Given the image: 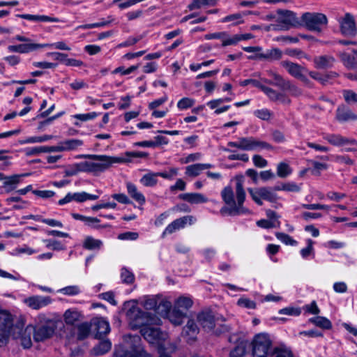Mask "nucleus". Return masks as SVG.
<instances>
[{
  "label": "nucleus",
  "mask_w": 357,
  "mask_h": 357,
  "mask_svg": "<svg viewBox=\"0 0 357 357\" xmlns=\"http://www.w3.org/2000/svg\"><path fill=\"white\" fill-rule=\"evenodd\" d=\"M102 245L100 240L95 239L91 236H87L84 243L83 247L87 250H99Z\"/></svg>",
  "instance_id": "nucleus-35"
},
{
  "label": "nucleus",
  "mask_w": 357,
  "mask_h": 357,
  "mask_svg": "<svg viewBox=\"0 0 357 357\" xmlns=\"http://www.w3.org/2000/svg\"><path fill=\"white\" fill-rule=\"evenodd\" d=\"M225 321H218L216 322V326L214 328V329L212 331L213 333H215L217 335H220L221 334L228 333L231 330V327L229 325L226 324L224 323Z\"/></svg>",
  "instance_id": "nucleus-47"
},
{
  "label": "nucleus",
  "mask_w": 357,
  "mask_h": 357,
  "mask_svg": "<svg viewBox=\"0 0 357 357\" xmlns=\"http://www.w3.org/2000/svg\"><path fill=\"white\" fill-rule=\"evenodd\" d=\"M56 325L52 321L34 328L33 339L36 342H43L50 338L55 332Z\"/></svg>",
  "instance_id": "nucleus-10"
},
{
  "label": "nucleus",
  "mask_w": 357,
  "mask_h": 357,
  "mask_svg": "<svg viewBox=\"0 0 357 357\" xmlns=\"http://www.w3.org/2000/svg\"><path fill=\"white\" fill-rule=\"evenodd\" d=\"M121 277L122 281L127 284H131L134 282L135 277L132 273L129 271L127 268H123L121 269Z\"/></svg>",
  "instance_id": "nucleus-52"
},
{
  "label": "nucleus",
  "mask_w": 357,
  "mask_h": 357,
  "mask_svg": "<svg viewBox=\"0 0 357 357\" xmlns=\"http://www.w3.org/2000/svg\"><path fill=\"white\" fill-rule=\"evenodd\" d=\"M272 354H275V357H293V354L290 351L279 347L274 348Z\"/></svg>",
  "instance_id": "nucleus-63"
},
{
  "label": "nucleus",
  "mask_w": 357,
  "mask_h": 357,
  "mask_svg": "<svg viewBox=\"0 0 357 357\" xmlns=\"http://www.w3.org/2000/svg\"><path fill=\"white\" fill-rule=\"evenodd\" d=\"M197 319L199 324L206 331H212L216 326V322L225 321V319L220 314L215 315L212 311L206 310L200 312Z\"/></svg>",
  "instance_id": "nucleus-7"
},
{
  "label": "nucleus",
  "mask_w": 357,
  "mask_h": 357,
  "mask_svg": "<svg viewBox=\"0 0 357 357\" xmlns=\"http://www.w3.org/2000/svg\"><path fill=\"white\" fill-rule=\"evenodd\" d=\"M310 163L312 164V165L314 167L312 172L314 175H319L320 170L326 169L328 167V165L326 164L321 163V162L315 161V160H311Z\"/></svg>",
  "instance_id": "nucleus-60"
},
{
  "label": "nucleus",
  "mask_w": 357,
  "mask_h": 357,
  "mask_svg": "<svg viewBox=\"0 0 357 357\" xmlns=\"http://www.w3.org/2000/svg\"><path fill=\"white\" fill-rule=\"evenodd\" d=\"M34 327L29 325L24 330L20 325H14L10 329L9 336L14 339H20L22 346L24 349H29L32 346L31 335L33 334Z\"/></svg>",
  "instance_id": "nucleus-6"
},
{
  "label": "nucleus",
  "mask_w": 357,
  "mask_h": 357,
  "mask_svg": "<svg viewBox=\"0 0 357 357\" xmlns=\"http://www.w3.org/2000/svg\"><path fill=\"white\" fill-rule=\"evenodd\" d=\"M309 321L322 329H331L332 324L329 319L324 317H316L309 319Z\"/></svg>",
  "instance_id": "nucleus-29"
},
{
  "label": "nucleus",
  "mask_w": 357,
  "mask_h": 357,
  "mask_svg": "<svg viewBox=\"0 0 357 357\" xmlns=\"http://www.w3.org/2000/svg\"><path fill=\"white\" fill-rule=\"evenodd\" d=\"M291 29V25L286 24H271V25L264 27L266 31H280V30H289Z\"/></svg>",
  "instance_id": "nucleus-56"
},
{
  "label": "nucleus",
  "mask_w": 357,
  "mask_h": 357,
  "mask_svg": "<svg viewBox=\"0 0 357 357\" xmlns=\"http://www.w3.org/2000/svg\"><path fill=\"white\" fill-rule=\"evenodd\" d=\"M178 198L190 204L205 203L207 198L200 193H183L178 195Z\"/></svg>",
  "instance_id": "nucleus-20"
},
{
  "label": "nucleus",
  "mask_w": 357,
  "mask_h": 357,
  "mask_svg": "<svg viewBox=\"0 0 357 357\" xmlns=\"http://www.w3.org/2000/svg\"><path fill=\"white\" fill-rule=\"evenodd\" d=\"M255 115L261 120L268 121L271 118L272 114L268 109H262L256 110L255 112Z\"/></svg>",
  "instance_id": "nucleus-61"
},
{
  "label": "nucleus",
  "mask_w": 357,
  "mask_h": 357,
  "mask_svg": "<svg viewBox=\"0 0 357 357\" xmlns=\"http://www.w3.org/2000/svg\"><path fill=\"white\" fill-rule=\"evenodd\" d=\"M78 158H87L93 160L96 174L109 169L113 163H123L130 162V159L123 157H113L105 155L85 154Z\"/></svg>",
  "instance_id": "nucleus-4"
},
{
  "label": "nucleus",
  "mask_w": 357,
  "mask_h": 357,
  "mask_svg": "<svg viewBox=\"0 0 357 357\" xmlns=\"http://www.w3.org/2000/svg\"><path fill=\"white\" fill-rule=\"evenodd\" d=\"M343 96L348 104L357 103V93L352 90H344Z\"/></svg>",
  "instance_id": "nucleus-51"
},
{
  "label": "nucleus",
  "mask_w": 357,
  "mask_h": 357,
  "mask_svg": "<svg viewBox=\"0 0 357 357\" xmlns=\"http://www.w3.org/2000/svg\"><path fill=\"white\" fill-rule=\"evenodd\" d=\"M126 188L128 195L139 204H144L146 202L144 196L138 190L137 186L130 183H126Z\"/></svg>",
  "instance_id": "nucleus-21"
},
{
  "label": "nucleus",
  "mask_w": 357,
  "mask_h": 357,
  "mask_svg": "<svg viewBox=\"0 0 357 357\" xmlns=\"http://www.w3.org/2000/svg\"><path fill=\"white\" fill-rule=\"evenodd\" d=\"M192 303L193 302L190 298L180 297L176 301L173 308L183 310L186 312V311L192 307Z\"/></svg>",
  "instance_id": "nucleus-31"
},
{
  "label": "nucleus",
  "mask_w": 357,
  "mask_h": 357,
  "mask_svg": "<svg viewBox=\"0 0 357 357\" xmlns=\"http://www.w3.org/2000/svg\"><path fill=\"white\" fill-rule=\"evenodd\" d=\"M199 333V328L192 319H189L186 325L183 328L182 335L183 337H188V342H194L196 339V335Z\"/></svg>",
  "instance_id": "nucleus-17"
},
{
  "label": "nucleus",
  "mask_w": 357,
  "mask_h": 357,
  "mask_svg": "<svg viewBox=\"0 0 357 357\" xmlns=\"http://www.w3.org/2000/svg\"><path fill=\"white\" fill-rule=\"evenodd\" d=\"M325 139L334 146H342L347 144H356V141L355 139H349L340 135H328L325 137Z\"/></svg>",
  "instance_id": "nucleus-23"
},
{
  "label": "nucleus",
  "mask_w": 357,
  "mask_h": 357,
  "mask_svg": "<svg viewBox=\"0 0 357 357\" xmlns=\"http://www.w3.org/2000/svg\"><path fill=\"white\" fill-rule=\"evenodd\" d=\"M267 73L273 79H264V82L277 86L282 91L285 89L289 80L284 79L280 75L273 70H268Z\"/></svg>",
  "instance_id": "nucleus-15"
},
{
  "label": "nucleus",
  "mask_w": 357,
  "mask_h": 357,
  "mask_svg": "<svg viewBox=\"0 0 357 357\" xmlns=\"http://www.w3.org/2000/svg\"><path fill=\"white\" fill-rule=\"evenodd\" d=\"M28 175L29 174H13L6 176L3 174L0 173V181L4 180L3 187L6 189V192L8 193L16 188L17 185L20 182L21 178Z\"/></svg>",
  "instance_id": "nucleus-13"
},
{
  "label": "nucleus",
  "mask_w": 357,
  "mask_h": 357,
  "mask_svg": "<svg viewBox=\"0 0 357 357\" xmlns=\"http://www.w3.org/2000/svg\"><path fill=\"white\" fill-rule=\"evenodd\" d=\"M239 37L238 34L234 35L232 36H229L227 34V36H225L223 38V43H222V46L225 47L227 45H234L237 44L239 42Z\"/></svg>",
  "instance_id": "nucleus-58"
},
{
  "label": "nucleus",
  "mask_w": 357,
  "mask_h": 357,
  "mask_svg": "<svg viewBox=\"0 0 357 357\" xmlns=\"http://www.w3.org/2000/svg\"><path fill=\"white\" fill-rule=\"evenodd\" d=\"M143 305L146 310H154L156 312L158 301L155 298H148L144 301Z\"/></svg>",
  "instance_id": "nucleus-59"
},
{
  "label": "nucleus",
  "mask_w": 357,
  "mask_h": 357,
  "mask_svg": "<svg viewBox=\"0 0 357 357\" xmlns=\"http://www.w3.org/2000/svg\"><path fill=\"white\" fill-rule=\"evenodd\" d=\"M140 183L146 187L155 186L158 183L157 174L153 172H148L141 178Z\"/></svg>",
  "instance_id": "nucleus-32"
},
{
  "label": "nucleus",
  "mask_w": 357,
  "mask_h": 357,
  "mask_svg": "<svg viewBox=\"0 0 357 357\" xmlns=\"http://www.w3.org/2000/svg\"><path fill=\"white\" fill-rule=\"evenodd\" d=\"M261 90L268 97L271 101H278V98L281 96V93L278 92L275 89L264 85Z\"/></svg>",
  "instance_id": "nucleus-45"
},
{
  "label": "nucleus",
  "mask_w": 357,
  "mask_h": 357,
  "mask_svg": "<svg viewBox=\"0 0 357 357\" xmlns=\"http://www.w3.org/2000/svg\"><path fill=\"white\" fill-rule=\"evenodd\" d=\"M17 17L29 20V21H52L56 22L59 20L54 17L46 16V15H18Z\"/></svg>",
  "instance_id": "nucleus-34"
},
{
  "label": "nucleus",
  "mask_w": 357,
  "mask_h": 357,
  "mask_svg": "<svg viewBox=\"0 0 357 357\" xmlns=\"http://www.w3.org/2000/svg\"><path fill=\"white\" fill-rule=\"evenodd\" d=\"M26 303L33 310H39L52 303V298L50 296H32L24 299Z\"/></svg>",
  "instance_id": "nucleus-12"
},
{
  "label": "nucleus",
  "mask_w": 357,
  "mask_h": 357,
  "mask_svg": "<svg viewBox=\"0 0 357 357\" xmlns=\"http://www.w3.org/2000/svg\"><path fill=\"white\" fill-rule=\"evenodd\" d=\"M82 318V314L76 309H68L63 314V319L67 325H74Z\"/></svg>",
  "instance_id": "nucleus-22"
},
{
  "label": "nucleus",
  "mask_w": 357,
  "mask_h": 357,
  "mask_svg": "<svg viewBox=\"0 0 357 357\" xmlns=\"http://www.w3.org/2000/svg\"><path fill=\"white\" fill-rule=\"evenodd\" d=\"M195 104V100L189 98H183L178 103L177 107L180 109H185L192 107Z\"/></svg>",
  "instance_id": "nucleus-55"
},
{
  "label": "nucleus",
  "mask_w": 357,
  "mask_h": 357,
  "mask_svg": "<svg viewBox=\"0 0 357 357\" xmlns=\"http://www.w3.org/2000/svg\"><path fill=\"white\" fill-rule=\"evenodd\" d=\"M340 58L344 65L347 68L351 70L357 69V62L353 56L347 53H342L340 54Z\"/></svg>",
  "instance_id": "nucleus-37"
},
{
  "label": "nucleus",
  "mask_w": 357,
  "mask_h": 357,
  "mask_svg": "<svg viewBox=\"0 0 357 357\" xmlns=\"http://www.w3.org/2000/svg\"><path fill=\"white\" fill-rule=\"evenodd\" d=\"M126 316L132 327L139 328L144 326L142 329V335L147 340L153 341L160 338L161 332L160 329L149 326L160 324V319L155 314L143 312L138 307L132 306L127 311Z\"/></svg>",
  "instance_id": "nucleus-1"
},
{
  "label": "nucleus",
  "mask_w": 357,
  "mask_h": 357,
  "mask_svg": "<svg viewBox=\"0 0 357 357\" xmlns=\"http://www.w3.org/2000/svg\"><path fill=\"white\" fill-rule=\"evenodd\" d=\"M216 0H193L190 4L188 5L190 10L199 9L206 6H214L216 4Z\"/></svg>",
  "instance_id": "nucleus-38"
},
{
  "label": "nucleus",
  "mask_w": 357,
  "mask_h": 357,
  "mask_svg": "<svg viewBox=\"0 0 357 357\" xmlns=\"http://www.w3.org/2000/svg\"><path fill=\"white\" fill-rule=\"evenodd\" d=\"M63 151H72L83 144V141L80 139H68L61 142Z\"/></svg>",
  "instance_id": "nucleus-36"
},
{
  "label": "nucleus",
  "mask_w": 357,
  "mask_h": 357,
  "mask_svg": "<svg viewBox=\"0 0 357 357\" xmlns=\"http://www.w3.org/2000/svg\"><path fill=\"white\" fill-rule=\"evenodd\" d=\"M186 317V312L183 310H173L169 313V321L175 326H179L183 323V319Z\"/></svg>",
  "instance_id": "nucleus-24"
},
{
  "label": "nucleus",
  "mask_w": 357,
  "mask_h": 357,
  "mask_svg": "<svg viewBox=\"0 0 357 357\" xmlns=\"http://www.w3.org/2000/svg\"><path fill=\"white\" fill-rule=\"evenodd\" d=\"M96 337L98 339H102L105 335L108 334L110 331V327L109 323L104 320L100 319L96 323Z\"/></svg>",
  "instance_id": "nucleus-25"
},
{
  "label": "nucleus",
  "mask_w": 357,
  "mask_h": 357,
  "mask_svg": "<svg viewBox=\"0 0 357 357\" xmlns=\"http://www.w3.org/2000/svg\"><path fill=\"white\" fill-rule=\"evenodd\" d=\"M20 53H27L38 48L47 47V44L24 43L20 44Z\"/></svg>",
  "instance_id": "nucleus-43"
},
{
  "label": "nucleus",
  "mask_w": 357,
  "mask_h": 357,
  "mask_svg": "<svg viewBox=\"0 0 357 357\" xmlns=\"http://www.w3.org/2000/svg\"><path fill=\"white\" fill-rule=\"evenodd\" d=\"M248 192L255 203L259 206L263 205L261 199L270 202H275L278 199L277 195L270 188L267 187L256 189L249 188Z\"/></svg>",
  "instance_id": "nucleus-8"
},
{
  "label": "nucleus",
  "mask_w": 357,
  "mask_h": 357,
  "mask_svg": "<svg viewBox=\"0 0 357 357\" xmlns=\"http://www.w3.org/2000/svg\"><path fill=\"white\" fill-rule=\"evenodd\" d=\"M78 170L83 172L96 174L93 161H84L78 163Z\"/></svg>",
  "instance_id": "nucleus-46"
},
{
  "label": "nucleus",
  "mask_w": 357,
  "mask_h": 357,
  "mask_svg": "<svg viewBox=\"0 0 357 357\" xmlns=\"http://www.w3.org/2000/svg\"><path fill=\"white\" fill-rule=\"evenodd\" d=\"M282 52L278 48L268 50L264 53V59L268 61H278L282 58Z\"/></svg>",
  "instance_id": "nucleus-39"
},
{
  "label": "nucleus",
  "mask_w": 357,
  "mask_h": 357,
  "mask_svg": "<svg viewBox=\"0 0 357 357\" xmlns=\"http://www.w3.org/2000/svg\"><path fill=\"white\" fill-rule=\"evenodd\" d=\"M277 14L279 16V22H296V13L288 10H278Z\"/></svg>",
  "instance_id": "nucleus-26"
},
{
  "label": "nucleus",
  "mask_w": 357,
  "mask_h": 357,
  "mask_svg": "<svg viewBox=\"0 0 357 357\" xmlns=\"http://www.w3.org/2000/svg\"><path fill=\"white\" fill-rule=\"evenodd\" d=\"M221 196L227 205H237L234 198L233 190L230 186H227L222 190Z\"/></svg>",
  "instance_id": "nucleus-33"
},
{
  "label": "nucleus",
  "mask_w": 357,
  "mask_h": 357,
  "mask_svg": "<svg viewBox=\"0 0 357 357\" xmlns=\"http://www.w3.org/2000/svg\"><path fill=\"white\" fill-rule=\"evenodd\" d=\"M245 347L238 344L230 351L229 357H243L245 354Z\"/></svg>",
  "instance_id": "nucleus-64"
},
{
  "label": "nucleus",
  "mask_w": 357,
  "mask_h": 357,
  "mask_svg": "<svg viewBox=\"0 0 357 357\" xmlns=\"http://www.w3.org/2000/svg\"><path fill=\"white\" fill-rule=\"evenodd\" d=\"M288 25H291V28H300L304 27L307 30L315 32V33H321L324 29V24H287Z\"/></svg>",
  "instance_id": "nucleus-30"
},
{
  "label": "nucleus",
  "mask_w": 357,
  "mask_h": 357,
  "mask_svg": "<svg viewBox=\"0 0 357 357\" xmlns=\"http://www.w3.org/2000/svg\"><path fill=\"white\" fill-rule=\"evenodd\" d=\"M192 219V216H184L175 220L166 227L163 232V235L166 234H172L175 231L183 228L188 221L190 224H191Z\"/></svg>",
  "instance_id": "nucleus-14"
},
{
  "label": "nucleus",
  "mask_w": 357,
  "mask_h": 357,
  "mask_svg": "<svg viewBox=\"0 0 357 357\" xmlns=\"http://www.w3.org/2000/svg\"><path fill=\"white\" fill-rule=\"evenodd\" d=\"M336 118L340 121H347L349 120H357V115L350 109L339 107L337 109Z\"/></svg>",
  "instance_id": "nucleus-27"
},
{
  "label": "nucleus",
  "mask_w": 357,
  "mask_h": 357,
  "mask_svg": "<svg viewBox=\"0 0 357 357\" xmlns=\"http://www.w3.org/2000/svg\"><path fill=\"white\" fill-rule=\"evenodd\" d=\"M281 65L287 72L295 78L298 79L303 74L306 69L301 65L289 61H283Z\"/></svg>",
  "instance_id": "nucleus-16"
},
{
  "label": "nucleus",
  "mask_w": 357,
  "mask_h": 357,
  "mask_svg": "<svg viewBox=\"0 0 357 357\" xmlns=\"http://www.w3.org/2000/svg\"><path fill=\"white\" fill-rule=\"evenodd\" d=\"M284 91H288L294 96H299L302 94L301 90L290 81H289Z\"/></svg>",
  "instance_id": "nucleus-62"
},
{
  "label": "nucleus",
  "mask_w": 357,
  "mask_h": 357,
  "mask_svg": "<svg viewBox=\"0 0 357 357\" xmlns=\"http://www.w3.org/2000/svg\"><path fill=\"white\" fill-rule=\"evenodd\" d=\"M172 307L171 303L167 301H160L156 308V313L165 316L169 314Z\"/></svg>",
  "instance_id": "nucleus-42"
},
{
  "label": "nucleus",
  "mask_w": 357,
  "mask_h": 357,
  "mask_svg": "<svg viewBox=\"0 0 357 357\" xmlns=\"http://www.w3.org/2000/svg\"><path fill=\"white\" fill-rule=\"evenodd\" d=\"M99 198V195H91L85 192L68 193L66 197L59 201V205L69 203L72 201L77 202H84L86 200H96Z\"/></svg>",
  "instance_id": "nucleus-11"
},
{
  "label": "nucleus",
  "mask_w": 357,
  "mask_h": 357,
  "mask_svg": "<svg viewBox=\"0 0 357 357\" xmlns=\"http://www.w3.org/2000/svg\"><path fill=\"white\" fill-rule=\"evenodd\" d=\"M141 338L138 335L130 336L124 344L114 347V357H149L140 344Z\"/></svg>",
  "instance_id": "nucleus-2"
},
{
  "label": "nucleus",
  "mask_w": 357,
  "mask_h": 357,
  "mask_svg": "<svg viewBox=\"0 0 357 357\" xmlns=\"http://www.w3.org/2000/svg\"><path fill=\"white\" fill-rule=\"evenodd\" d=\"M201 172L200 163H197L186 167L185 174L189 176L195 177L199 176Z\"/></svg>",
  "instance_id": "nucleus-49"
},
{
  "label": "nucleus",
  "mask_w": 357,
  "mask_h": 357,
  "mask_svg": "<svg viewBox=\"0 0 357 357\" xmlns=\"http://www.w3.org/2000/svg\"><path fill=\"white\" fill-rule=\"evenodd\" d=\"M313 61L316 68L326 69L331 68L333 66L335 59L332 56L321 55L314 57Z\"/></svg>",
  "instance_id": "nucleus-18"
},
{
  "label": "nucleus",
  "mask_w": 357,
  "mask_h": 357,
  "mask_svg": "<svg viewBox=\"0 0 357 357\" xmlns=\"http://www.w3.org/2000/svg\"><path fill=\"white\" fill-rule=\"evenodd\" d=\"M292 172L289 165L284 162H280L277 166V175L280 178H286Z\"/></svg>",
  "instance_id": "nucleus-41"
},
{
  "label": "nucleus",
  "mask_w": 357,
  "mask_h": 357,
  "mask_svg": "<svg viewBox=\"0 0 357 357\" xmlns=\"http://www.w3.org/2000/svg\"><path fill=\"white\" fill-rule=\"evenodd\" d=\"M236 179V197L237 205H230L231 207L223 206L220 211V213L222 215H238L240 214L249 213V211L243 206L245 199V192L243 186V176H237Z\"/></svg>",
  "instance_id": "nucleus-3"
},
{
  "label": "nucleus",
  "mask_w": 357,
  "mask_h": 357,
  "mask_svg": "<svg viewBox=\"0 0 357 357\" xmlns=\"http://www.w3.org/2000/svg\"><path fill=\"white\" fill-rule=\"evenodd\" d=\"M253 150L252 151H259L261 149H267V150H273V146L268 144L266 142L260 141L256 138L254 139L253 142Z\"/></svg>",
  "instance_id": "nucleus-48"
},
{
  "label": "nucleus",
  "mask_w": 357,
  "mask_h": 357,
  "mask_svg": "<svg viewBox=\"0 0 357 357\" xmlns=\"http://www.w3.org/2000/svg\"><path fill=\"white\" fill-rule=\"evenodd\" d=\"M254 137H241L240 140L242 145V150L244 151H252L253 150V142Z\"/></svg>",
  "instance_id": "nucleus-54"
},
{
  "label": "nucleus",
  "mask_w": 357,
  "mask_h": 357,
  "mask_svg": "<svg viewBox=\"0 0 357 357\" xmlns=\"http://www.w3.org/2000/svg\"><path fill=\"white\" fill-rule=\"evenodd\" d=\"M340 29L342 34L347 36H353L357 31L356 24H341Z\"/></svg>",
  "instance_id": "nucleus-44"
},
{
  "label": "nucleus",
  "mask_w": 357,
  "mask_h": 357,
  "mask_svg": "<svg viewBox=\"0 0 357 357\" xmlns=\"http://www.w3.org/2000/svg\"><path fill=\"white\" fill-rule=\"evenodd\" d=\"M91 331V325L87 323H82L77 326V339L82 340L88 337Z\"/></svg>",
  "instance_id": "nucleus-40"
},
{
  "label": "nucleus",
  "mask_w": 357,
  "mask_h": 357,
  "mask_svg": "<svg viewBox=\"0 0 357 357\" xmlns=\"http://www.w3.org/2000/svg\"><path fill=\"white\" fill-rule=\"evenodd\" d=\"M302 22H327L326 16L321 13L307 12L301 16Z\"/></svg>",
  "instance_id": "nucleus-19"
},
{
  "label": "nucleus",
  "mask_w": 357,
  "mask_h": 357,
  "mask_svg": "<svg viewBox=\"0 0 357 357\" xmlns=\"http://www.w3.org/2000/svg\"><path fill=\"white\" fill-rule=\"evenodd\" d=\"M112 344L108 340H103L100 343L93 348V353L94 355L99 356L107 353L110 350Z\"/></svg>",
  "instance_id": "nucleus-28"
},
{
  "label": "nucleus",
  "mask_w": 357,
  "mask_h": 357,
  "mask_svg": "<svg viewBox=\"0 0 357 357\" xmlns=\"http://www.w3.org/2000/svg\"><path fill=\"white\" fill-rule=\"evenodd\" d=\"M275 236L277 237L278 239H279L286 245H295L297 244V242L287 234L277 232L275 234Z\"/></svg>",
  "instance_id": "nucleus-50"
},
{
  "label": "nucleus",
  "mask_w": 357,
  "mask_h": 357,
  "mask_svg": "<svg viewBox=\"0 0 357 357\" xmlns=\"http://www.w3.org/2000/svg\"><path fill=\"white\" fill-rule=\"evenodd\" d=\"M339 76L338 73L333 71L328 72L321 75V79L320 80V83L322 85H326L331 83V80L337 78Z\"/></svg>",
  "instance_id": "nucleus-53"
},
{
  "label": "nucleus",
  "mask_w": 357,
  "mask_h": 357,
  "mask_svg": "<svg viewBox=\"0 0 357 357\" xmlns=\"http://www.w3.org/2000/svg\"><path fill=\"white\" fill-rule=\"evenodd\" d=\"M12 326V316L4 311H0V347L7 343Z\"/></svg>",
  "instance_id": "nucleus-9"
},
{
  "label": "nucleus",
  "mask_w": 357,
  "mask_h": 357,
  "mask_svg": "<svg viewBox=\"0 0 357 357\" xmlns=\"http://www.w3.org/2000/svg\"><path fill=\"white\" fill-rule=\"evenodd\" d=\"M79 291V288L77 286H68L59 290V292L68 296L77 295Z\"/></svg>",
  "instance_id": "nucleus-57"
},
{
  "label": "nucleus",
  "mask_w": 357,
  "mask_h": 357,
  "mask_svg": "<svg viewBox=\"0 0 357 357\" xmlns=\"http://www.w3.org/2000/svg\"><path fill=\"white\" fill-rule=\"evenodd\" d=\"M252 355L254 357H266L270 352L272 341L266 333H260L255 336L252 341Z\"/></svg>",
  "instance_id": "nucleus-5"
}]
</instances>
